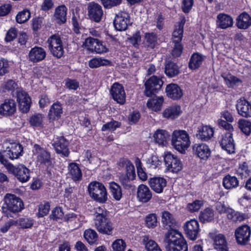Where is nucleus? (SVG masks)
Returning a JSON list of instances; mask_svg holds the SVG:
<instances>
[{"label":"nucleus","mask_w":251,"mask_h":251,"mask_svg":"<svg viewBox=\"0 0 251 251\" xmlns=\"http://www.w3.org/2000/svg\"><path fill=\"white\" fill-rule=\"evenodd\" d=\"M161 223L164 228L168 229L165 234L163 245L167 251H188V246L181 233L173 229L176 224L173 215L169 212H161Z\"/></svg>","instance_id":"nucleus-1"},{"label":"nucleus","mask_w":251,"mask_h":251,"mask_svg":"<svg viewBox=\"0 0 251 251\" xmlns=\"http://www.w3.org/2000/svg\"><path fill=\"white\" fill-rule=\"evenodd\" d=\"M4 201L2 210L7 217H13L14 214L20 212L24 208L23 201L14 194H7L4 198Z\"/></svg>","instance_id":"nucleus-2"},{"label":"nucleus","mask_w":251,"mask_h":251,"mask_svg":"<svg viewBox=\"0 0 251 251\" xmlns=\"http://www.w3.org/2000/svg\"><path fill=\"white\" fill-rule=\"evenodd\" d=\"M171 142L174 148L181 153L185 152L190 144L188 134L183 130H176L173 132Z\"/></svg>","instance_id":"nucleus-3"},{"label":"nucleus","mask_w":251,"mask_h":251,"mask_svg":"<svg viewBox=\"0 0 251 251\" xmlns=\"http://www.w3.org/2000/svg\"><path fill=\"white\" fill-rule=\"evenodd\" d=\"M23 148L21 145L16 143H10L3 151L2 153H0V161L6 167L8 163L7 158L11 160L18 158L22 155Z\"/></svg>","instance_id":"nucleus-4"},{"label":"nucleus","mask_w":251,"mask_h":251,"mask_svg":"<svg viewBox=\"0 0 251 251\" xmlns=\"http://www.w3.org/2000/svg\"><path fill=\"white\" fill-rule=\"evenodd\" d=\"M88 191L92 199L98 202L104 203L107 199L105 187L99 182H91L88 187Z\"/></svg>","instance_id":"nucleus-5"},{"label":"nucleus","mask_w":251,"mask_h":251,"mask_svg":"<svg viewBox=\"0 0 251 251\" xmlns=\"http://www.w3.org/2000/svg\"><path fill=\"white\" fill-rule=\"evenodd\" d=\"M49 44V49L53 56L60 58L64 54L62 40L59 36L53 35L51 36L47 41Z\"/></svg>","instance_id":"nucleus-6"},{"label":"nucleus","mask_w":251,"mask_h":251,"mask_svg":"<svg viewBox=\"0 0 251 251\" xmlns=\"http://www.w3.org/2000/svg\"><path fill=\"white\" fill-rule=\"evenodd\" d=\"M163 84V81L153 75L151 77L145 82V94L147 97H151L155 95L161 89Z\"/></svg>","instance_id":"nucleus-7"},{"label":"nucleus","mask_w":251,"mask_h":251,"mask_svg":"<svg viewBox=\"0 0 251 251\" xmlns=\"http://www.w3.org/2000/svg\"><path fill=\"white\" fill-rule=\"evenodd\" d=\"M7 169L22 182H26L30 178L29 170L23 165L16 167L12 164H8Z\"/></svg>","instance_id":"nucleus-8"},{"label":"nucleus","mask_w":251,"mask_h":251,"mask_svg":"<svg viewBox=\"0 0 251 251\" xmlns=\"http://www.w3.org/2000/svg\"><path fill=\"white\" fill-rule=\"evenodd\" d=\"M164 162L169 171L177 173L182 168V165L180 160L170 152H167L164 155Z\"/></svg>","instance_id":"nucleus-9"},{"label":"nucleus","mask_w":251,"mask_h":251,"mask_svg":"<svg viewBox=\"0 0 251 251\" xmlns=\"http://www.w3.org/2000/svg\"><path fill=\"white\" fill-rule=\"evenodd\" d=\"M251 235L250 227L246 225L238 227L235 231V236L238 244L246 245L248 243Z\"/></svg>","instance_id":"nucleus-10"},{"label":"nucleus","mask_w":251,"mask_h":251,"mask_svg":"<svg viewBox=\"0 0 251 251\" xmlns=\"http://www.w3.org/2000/svg\"><path fill=\"white\" fill-rule=\"evenodd\" d=\"M85 45L87 49L97 53L106 52L108 49L102 42L97 39L92 37L87 38L85 41Z\"/></svg>","instance_id":"nucleus-11"},{"label":"nucleus","mask_w":251,"mask_h":251,"mask_svg":"<svg viewBox=\"0 0 251 251\" xmlns=\"http://www.w3.org/2000/svg\"><path fill=\"white\" fill-rule=\"evenodd\" d=\"M183 228L187 237L192 240H196L200 231L199 224L197 220H191L185 223Z\"/></svg>","instance_id":"nucleus-12"},{"label":"nucleus","mask_w":251,"mask_h":251,"mask_svg":"<svg viewBox=\"0 0 251 251\" xmlns=\"http://www.w3.org/2000/svg\"><path fill=\"white\" fill-rule=\"evenodd\" d=\"M129 14L126 12H121L116 15L114 25L117 30H125L130 24Z\"/></svg>","instance_id":"nucleus-13"},{"label":"nucleus","mask_w":251,"mask_h":251,"mask_svg":"<svg viewBox=\"0 0 251 251\" xmlns=\"http://www.w3.org/2000/svg\"><path fill=\"white\" fill-rule=\"evenodd\" d=\"M110 94L117 103L123 104L126 101V93L123 86L119 83H115L111 87Z\"/></svg>","instance_id":"nucleus-14"},{"label":"nucleus","mask_w":251,"mask_h":251,"mask_svg":"<svg viewBox=\"0 0 251 251\" xmlns=\"http://www.w3.org/2000/svg\"><path fill=\"white\" fill-rule=\"evenodd\" d=\"M52 145L56 153L61 154L65 157L69 156L70 153L68 148L69 142L64 137L57 138Z\"/></svg>","instance_id":"nucleus-15"},{"label":"nucleus","mask_w":251,"mask_h":251,"mask_svg":"<svg viewBox=\"0 0 251 251\" xmlns=\"http://www.w3.org/2000/svg\"><path fill=\"white\" fill-rule=\"evenodd\" d=\"M95 225L98 231L103 234H110L113 229L112 223L107 217L95 219Z\"/></svg>","instance_id":"nucleus-16"},{"label":"nucleus","mask_w":251,"mask_h":251,"mask_svg":"<svg viewBox=\"0 0 251 251\" xmlns=\"http://www.w3.org/2000/svg\"><path fill=\"white\" fill-rule=\"evenodd\" d=\"M88 15L90 19L96 22H99L103 16L101 6L96 3H90L88 6Z\"/></svg>","instance_id":"nucleus-17"},{"label":"nucleus","mask_w":251,"mask_h":251,"mask_svg":"<svg viewBox=\"0 0 251 251\" xmlns=\"http://www.w3.org/2000/svg\"><path fill=\"white\" fill-rule=\"evenodd\" d=\"M220 145L223 149L226 150L229 153L234 152L235 144L230 132H226L222 135Z\"/></svg>","instance_id":"nucleus-18"},{"label":"nucleus","mask_w":251,"mask_h":251,"mask_svg":"<svg viewBox=\"0 0 251 251\" xmlns=\"http://www.w3.org/2000/svg\"><path fill=\"white\" fill-rule=\"evenodd\" d=\"M34 148L37 154V160L41 164L50 165L51 163L50 152L42 148L39 145L35 144Z\"/></svg>","instance_id":"nucleus-19"},{"label":"nucleus","mask_w":251,"mask_h":251,"mask_svg":"<svg viewBox=\"0 0 251 251\" xmlns=\"http://www.w3.org/2000/svg\"><path fill=\"white\" fill-rule=\"evenodd\" d=\"M193 150L194 153L201 159L206 160L211 155L210 149L204 144H195Z\"/></svg>","instance_id":"nucleus-20"},{"label":"nucleus","mask_w":251,"mask_h":251,"mask_svg":"<svg viewBox=\"0 0 251 251\" xmlns=\"http://www.w3.org/2000/svg\"><path fill=\"white\" fill-rule=\"evenodd\" d=\"M166 93L167 97L173 100L180 99L183 96V91L176 84L171 83L167 85Z\"/></svg>","instance_id":"nucleus-21"},{"label":"nucleus","mask_w":251,"mask_h":251,"mask_svg":"<svg viewBox=\"0 0 251 251\" xmlns=\"http://www.w3.org/2000/svg\"><path fill=\"white\" fill-rule=\"evenodd\" d=\"M46 56L45 50L43 48L37 46L32 48L28 53L29 60L34 63L42 61Z\"/></svg>","instance_id":"nucleus-22"},{"label":"nucleus","mask_w":251,"mask_h":251,"mask_svg":"<svg viewBox=\"0 0 251 251\" xmlns=\"http://www.w3.org/2000/svg\"><path fill=\"white\" fill-rule=\"evenodd\" d=\"M238 113L245 118L251 117V104L245 100L240 99L236 105Z\"/></svg>","instance_id":"nucleus-23"},{"label":"nucleus","mask_w":251,"mask_h":251,"mask_svg":"<svg viewBox=\"0 0 251 251\" xmlns=\"http://www.w3.org/2000/svg\"><path fill=\"white\" fill-rule=\"evenodd\" d=\"M211 237L214 241V248L217 251H228L227 243L224 235L211 234Z\"/></svg>","instance_id":"nucleus-24"},{"label":"nucleus","mask_w":251,"mask_h":251,"mask_svg":"<svg viewBox=\"0 0 251 251\" xmlns=\"http://www.w3.org/2000/svg\"><path fill=\"white\" fill-rule=\"evenodd\" d=\"M16 109V105L13 100L8 99L5 100L3 103L0 105V114L9 116L13 114Z\"/></svg>","instance_id":"nucleus-25"},{"label":"nucleus","mask_w":251,"mask_h":251,"mask_svg":"<svg viewBox=\"0 0 251 251\" xmlns=\"http://www.w3.org/2000/svg\"><path fill=\"white\" fill-rule=\"evenodd\" d=\"M137 198L142 202H148L152 198V193L148 186L144 184L140 185L137 189Z\"/></svg>","instance_id":"nucleus-26"},{"label":"nucleus","mask_w":251,"mask_h":251,"mask_svg":"<svg viewBox=\"0 0 251 251\" xmlns=\"http://www.w3.org/2000/svg\"><path fill=\"white\" fill-rule=\"evenodd\" d=\"M214 134L213 129L208 126H201L198 128L196 137L203 141L210 139Z\"/></svg>","instance_id":"nucleus-27"},{"label":"nucleus","mask_w":251,"mask_h":251,"mask_svg":"<svg viewBox=\"0 0 251 251\" xmlns=\"http://www.w3.org/2000/svg\"><path fill=\"white\" fill-rule=\"evenodd\" d=\"M149 182L151 188L157 193H162L166 186V180L163 177L151 178Z\"/></svg>","instance_id":"nucleus-28"},{"label":"nucleus","mask_w":251,"mask_h":251,"mask_svg":"<svg viewBox=\"0 0 251 251\" xmlns=\"http://www.w3.org/2000/svg\"><path fill=\"white\" fill-rule=\"evenodd\" d=\"M65 218L74 229H77L82 225L83 218L79 214L74 213H68L65 216Z\"/></svg>","instance_id":"nucleus-29"},{"label":"nucleus","mask_w":251,"mask_h":251,"mask_svg":"<svg viewBox=\"0 0 251 251\" xmlns=\"http://www.w3.org/2000/svg\"><path fill=\"white\" fill-rule=\"evenodd\" d=\"M164 72L168 77H173L177 76L180 73V70L176 63L169 60L165 63Z\"/></svg>","instance_id":"nucleus-30"},{"label":"nucleus","mask_w":251,"mask_h":251,"mask_svg":"<svg viewBox=\"0 0 251 251\" xmlns=\"http://www.w3.org/2000/svg\"><path fill=\"white\" fill-rule=\"evenodd\" d=\"M169 133L165 130L157 129L153 134L155 142L161 146H166L170 138Z\"/></svg>","instance_id":"nucleus-31"},{"label":"nucleus","mask_w":251,"mask_h":251,"mask_svg":"<svg viewBox=\"0 0 251 251\" xmlns=\"http://www.w3.org/2000/svg\"><path fill=\"white\" fill-rule=\"evenodd\" d=\"M236 25L240 29H247L251 25V17L246 12H244L237 18Z\"/></svg>","instance_id":"nucleus-32"},{"label":"nucleus","mask_w":251,"mask_h":251,"mask_svg":"<svg viewBox=\"0 0 251 251\" xmlns=\"http://www.w3.org/2000/svg\"><path fill=\"white\" fill-rule=\"evenodd\" d=\"M217 24L219 27L226 29L232 25L233 20L229 15L221 13L217 16Z\"/></svg>","instance_id":"nucleus-33"},{"label":"nucleus","mask_w":251,"mask_h":251,"mask_svg":"<svg viewBox=\"0 0 251 251\" xmlns=\"http://www.w3.org/2000/svg\"><path fill=\"white\" fill-rule=\"evenodd\" d=\"M63 110L60 102H56L53 103L50 109L49 112V118L50 120L54 121L60 118L62 114Z\"/></svg>","instance_id":"nucleus-34"},{"label":"nucleus","mask_w":251,"mask_h":251,"mask_svg":"<svg viewBox=\"0 0 251 251\" xmlns=\"http://www.w3.org/2000/svg\"><path fill=\"white\" fill-rule=\"evenodd\" d=\"M118 165L119 169H126V174L132 176H136L134 165L129 160L125 158H122L119 160Z\"/></svg>","instance_id":"nucleus-35"},{"label":"nucleus","mask_w":251,"mask_h":251,"mask_svg":"<svg viewBox=\"0 0 251 251\" xmlns=\"http://www.w3.org/2000/svg\"><path fill=\"white\" fill-rule=\"evenodd\" d=\"M118 165L119 169H126V174L132 176H136L134 165L129 160L125 158H122L119 160Z\"/></svg>","instance_id":"nucleus-36"},{"label":"nucleus","mask_w":251,"mask_h":251,"mask_svg":"<svg viewBox=\"0 0 251 251\" xmlns=\"http://www.w3.org/2000/svg\"><path fill=\"white\" fill-rule=\"evenodd\" d=\"M163 102V97L155 96L148 100L147 103V106L151 110L157 112L161 109Z\"/></svg>","instance_id":"nucleus-37"},{"label":"nucleus","mask_w":251,"mask_h":251,"mask_svg":"<svg viewBox=\"0 0 251 251\" xmlns=\"http://www.w3.org/2000/svg\"><path fill=\"white\" fill-rule=\"evenodd\" d=\"M185 21L182 20L173 32L172 42L173 43H181L183 37V27Z\"/></svg>","instance_id":"nucleus-38"},{"label":"nucleus","mask_w":251,"mask_h":251,"mask_svg":"<svg viewBox=\"0 0 251 251\" xmlns=\"http://www.w3.org/2000/svg\"><path fill=\"white\" fill-rule=\"evenodd\" d=\"M67 10V8L64 5L59 6L55 9L54 16L58 24H63L66 22Z\"/></svg>","instance_id":"nucleus-39"},{"label":"nucleus","mask_w":251,"mask_h":251,"mask_svg":"<svg viewBox=\"0 0 251 251\" xmlns=\"http://www.w3.org/2000/svg\"><path fill=\"white\" fill-rule=\"evenodd\" d=\"M180 112V107L178 105H172L166 109L163 112L165 118L174 119L178 116Z\"/></svg>","instance_id":"nucleus-40"},{"label":"nucleus","mask_w":251,"mask_h":251,"mask_svg":"<svg viewBox=\"0 0 251 251\" xmlns=\"http://www.w3.org/2000/svg\"><path fill=\"white\" fill-rule=\"evenodd\" d=\"M142 242L148 251H162L157 243L148 236L143 237Z\"/></svg>","instance_id":"nucleus-41"},{"label":"nucleus","mask_w":251,"mask_h":251,"mask_svg":"<svg viewBox=\"0 0 251 251\" xmlns=\"http://www.w3.org/2000/svg\"><path fill=\"white\" fill-rule=\"evenodd\" d=\"M203 60V56L199 53H194L189 61V67L192 70L196 69L200 67Z\"/></svg>","instance_id":"nucleus-42"},{"label":"nucleus","mask_w":251,"mask_h":251,"mask_svg":"<svg viewBox=\"0 0 251 251\" xmlns=\"http://www.w3.org/2000/svg\"><path fill=\"white\" fill-rule=\"evenodd\" d=\"M69 174L74 181L79 180L82 177L81 171L75 163H72L69 166Z\"/></svg>","instance_id":"nucleus-43"},{"label":"nucleus","mask_w":251,"mask_h":251,"mask_svg":"<svg viewBox=\"0 0 251 251\" xmlns=\"http://www.w3.org/2000/svg\"><path fill=\"white\" fill-rule=\"evenodd\" d=\"M228 211H227V217L228 219H230L233 222H242L247 218V216L246 215L236 212L230 208L229 209H228Z\"/></svg>","instance_id":"nucleus-44"},{"label":"nucleus","mask_w":251,"mask_h":251,"mask_svg":"<svg viewBox=\"0 0 251 251\" xmlns=\"http://www.w3.org/2000/svg\"><path fill=\"white\" fill-rule=\"evenodd\" d=\"M239 184V181L235 176L230 175L226 176L223 179V185L227 189L236 187Z\"/></svg>","instance_id":"nucleus-45"},{"label":"nucleus","mask_w":251,"mask_h":251,"mask_svg":"<svg viewBox=\"0 0 251 251\" xmlns=\"http://www.w3.org/2000/svg\"><path fill=\"white\" fill-rule=\"evenodd\" d=\"M136 176H129L126 174H122L120 177L119 179L120 181L123 186V187L126 189H130L133 187L131 180H133Z\"/></svg>","instance_id":"nucleus-46"},{"label":"nucleus","mask_w":251,"mask_h":251,"mask_svg":"<svg viewBox=\"0 0 251 251\" xmlns=\"http://www.w3.org/2000/svg\"><path fill=\"white\" fill-rule=\"evenodd\" d=\"M109 188L113 198L117 201H119L122 197V192L121 186L115 182L109 183Z\"/></svg>","instance_id":"nucleus-47"},{"label":"nucleus","mask_w":251,"mask_h":251,"mask_svg":"<svg viewBox=\"0 0 251 251\" xmlns=\"http://www.w3.org/2000/svg\"><path fill=\"white\" fill-rule=\"evenodd\" d=\"M214 216V211L209 208H206L201 211L199 216V219L202 223L212 221Z\"/></svg>","instance_id":"nucleus-48"},{"label":"nucleus","mask_w":251,"mask_h":251,"mask_svg":"<svg viewBox=\"0 0 251 251\" xmlns=\"http://www.w3.org/2000/svg\"><path fill=\"white\" fill-rule=\"evenodd\" d=\"M84 237L90 245L95 243L98 240V238L97 232L94 230L91 229H89L85 231Z\"/></svg>","instance_id":"nucleus-49"},{"label":"nucleus","mask_w":251,"mask_h":251,"mask_svg":"<svg viewBox=\"0 0 251 251\" xmlns=\"http://www.w3.org/2000/svg\"><path fill=\"white\" fill-rule=\"evenodd\" d=\"M238 126L241 130L246 135L251 133V123L246 120H240L238 121Z\"/></svg>","instance_id":"nucleus-50"},{"label":"nucleus","mask_w":251,"mask_h":251,"mask_svg":"<svg viewBox=\"0 0 251 251\" xmlns=\"http://www.w3.org/2000/svg\"><path fill=\"white\" fill-rule=\"evenodd\" d=\"M30 17V13L27 9L19 12L16 16V21L20 24H23L26 22Z\"/></svg>","instance_id":"nucleus-51"},{"label":"nucleus","mask_w":251,"mask_h":251,"mask_svg":"<svg viewBox=\"0 0 251 251\" xmlns=\"http://www.w3.org/2000/svg\"><path fill=\"white\" fill-rule=\"evenodd\" d=\"M108 61L101 58H94L89 61V66L91 68L99 67L107 65Z\"/></svg>","instance_id":"nucleus-52"},{"label":"nucleus","mask_w":251,"mask_h":251,"mask_svg":"<svg viewBox=\"0 0 251 251\" xmlns=\"http://www.w3.org/2000/svg\"><path fill=\"white\" fill-rule=\"evenodd\" d=\"M145 40L146 44L151 48H153L156 43L157 36L154 33H146L145 35Z\"/></svg>","instance_id":"nucleus-53"},{"label":"nucleus","mask_w":251,"mask_h":251,"mask_svg":"<svg viewBox=\"0 0 251 251\" xmlns=\"http://www.w3.org/2000/svg\"><path fill=\"white\" fill-rule=\"evenodd\" d=\"M43 116L40 114L33 115L29 119V123L32 126H41Z\"/></svg>","instance_id":"nucleus-54"},{"label":"nucleus","mask_w":251,"mask_h":251,"mask_svg":"<svg viewBox=\"0 0 251 251\" xmlns=\"http://www.w3.org/2000/svg\"><path fill=\"white\" fill-rule=\"evenodd\" d=\"M50 209V205L48 202H44L39 205L38 215L39 217H43L46 215Z\"/></svg>","instance_id":"nucleus-55"},{"label":"nucleus","mask_w":251,"mask_h":251,"mask_svg":"<svg viewBox=\"0 0 251 251\" xmlns=\"http://www.w3.org/2000/svg\"><path fill=\"white\" fill-rule=\"evenodd\" d=\"M120 123L116 121H112L103 125L101 130L102 131L114 130L116 128L120 127Z\"/></svg>","instance_id":"nucleus-56"},{"label":"nucleus","mask_w":251,"mask_h":251,"mask_svg":"<svg viewBox=\"0 0 251 251\" xmlns=\"http://www.w3.org/2000/svg\"><path fill=\"white\" fill-rule=\"evenodd\" d=\"M8 61L4 58L0 59V75H3L9 72Z\"/></svg>","instance_id":"nucleus-57"},{"label":"nucleus","mask_w":251,"mask_h":251,"mask_svg":"<svg viewBox=\"0 0 251 251\" xmlns=\"http://www.w3.org/2000/svg\"><path fill=\"white\" fill-rule=\"evenodd\" d=\"M102 4L105 8H111L120 5L122 0H100Z\"/></svg>","instance_id":"nucleus-58"},{"label":"nucleus","mask_w":251,"mask_h":251,"mask_svg":"<svg viewBox=\"0 0 251 251\" xmlns=\"http://www.w3.org/2000/svg\"><path fill=\"white\" fill-rule=\"evenodd\" d=\"M126 247V243L122 239H118L112 244V248L115 251H124Z\"/></svg>","instance_id":"nucleus-59"},{"label":"nucleus","mask_w":251,"mask_h":251,"mask_svg":"<svg viewBox=\"0 0 251 251\" xmlns=\"http://www.w3.org/2000/svg\"><path fill=\"white\" fill-rule=\"evenodd\" d=\"M202 204V201L200 200H196L192 203L188 204L187 208L190 212H195L199 210Z\"/></svg>","instance_id":"nucleus-60"},{"label":"nucleus","mask_w":251,"mask_h":251,"mask_svg":"<svg viewBox=\"0 0 251 251\" xmlns=\"http://www.w3.org/2000/svg\"><path fill=\"white\" fill-rule=\"evenodd\" d=\"M225 81L229 87H232L239 81V79L231 75H227L223 76Z\"/></svg>","instance_id":"nucleus-61"},{"label":"nucleus","mask_w":251,"mask_h":251,"mask_svg":"<svg viewBox=\"0 0 251 251\" xmlns=\"http://www.w3.org/2000/svg\"><path fill=\"white\" fill-rule=\"evenodd\" d=\"M64 213L60 207H56L52 210L50 217V219L57 221L58 219H61Z\"/></svg>","instance_id":"nucleus-62"},{"label":"nucleus","mask_w":251,"mask_h":251,"mask_svg":"<svg viewBox=\"0 0 251 251\" xmlns=\"http://www.w3.org/2000/svg\"><path fill=\"white\" fill-rule=\"evenodd\" d=\"M183 47L181 43H174V47L172 51L174 57H178L180 56L182 52Z\"/></svg>","instance_id":"nucleus-63"},{"label":"nucleus","mask_w":251,"mask_h":251,"mask_svg":"<svg viewBox=\"0 0 251 251\" xmlns=\"http://www.w3.org/2000/svg\"><path fill=\"white\" fill-rule=\"evenodd\" d=\"M146 224L149 227H153L156 226L157 218L155 214H152L146 217Z\"/></svg>","instance_id":"nucleus-64"}]
</instances>
